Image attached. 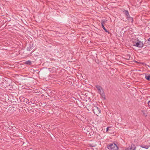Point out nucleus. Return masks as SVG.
<instances>
[{"instance_id":"nucleus-17","label":"nucleus","mask_w":150,"mask_h":150,"mask_svg":"<svg viewBox=\"0 0 150 150\" xmlns=\"http://www.w3.org/2000/svg\"><path fill=\"white\" fill-rule=\"evenodd\" d=\"M142 115L144 116L145 117H146L147 116V113H146V112H145V111H144L143 110H142Z\"/></svg>"},{"instance_id":"nucleus-3","label":"nucleus","mask_w":150,"mask_h":150,"mask_svg":"<svg viewBox=\"0 0 150 150\" xmlns=\"http://www.w3.org/2000/svg\"><path fill=\"white\" fill-rule=\"evenodd\" d=\"M133 46H136L139 48H141L143 47L144 44L142 42L138 40V41L133 45Z\"/></svg>"},{"instance_id":"nucleus-7","label":"nucleus","mask_w":150,"mask_h":150,"mask_svg":"<svg viewBox=\"0 0 150 150\" xmlns=\"http://www.w3.org/2000/svg\"><path fill=\"white\" fill-rule=\"evenodd\" d=\"M122 11L123 12V13L126 16V18H127L128 17L129 18V16H130V15L127 10H126L125 9H123Z\"/></svg>"},{"instance_id":"nucleus-2","label":"nucleus","mask_w":150,"mask_h":150,"mask_svg":"<svg viewBox=\"0 0 150 150\" xmlns=\"http://www.w3.org/2000/svg\"><path fill=\"white\" fill-rule=\"evenodd\" d=\"M92 110L93 112L94 113H96L97 114H99L101 112V110H100V108L94 105L92 107Z\"/></svg>"},{"instance_id":"nucleus-21","label":"nucleus","mask_w":150,"mask_h":150,"mask_svg":"<svg viewBox=\"0 0 150 150\" xmlns=\"http://www.w3.org/2000/svg\"><path fill=\"white\" fill-rule=\"evenodd\" d=\"M147 40L149 42H150V38H149Z\"/></svg>"},{"instance_id":"nucleus-13","label":"nucleus","mask_w":150,"mask_h":150,"mask_svg":"<svg viewBox=\"0 0 150 150\" xmlns=\"http://www.w3.org/2000/svg\"><path fill=\"white\" fill-rule=\"evenodd\" d=\"M126 18L127 19L129 20V22H131L132 23L133 22V18L131 17H130V16H129V18H128V17L127 18Z\"/></svg>"},{"instance_id":"nucleus-1","label":"nucleus","mask_w":150,"mask_h":150,"mask_svg":"<svg viewBox=\"0 0 150 150\" xmlns=\"http://www.w3.org/2000/svg\"><path fill=\"white\" fill-rule=\"evenodd\" d=\"M107 148L108 149L111 150H118L119 148L115 143H111L108 145Z\"/></svg>"},{"instance_id":"nucleus-9","label":"nucleus","mask_w":150,"mask_h":150,"mask_svg":"<svg viewBox=\"0 0 150 150\" xmlns=\"http://www.w3.org/2000/svg\"><path fill=\"white\" fill-rule=\"evenodd\" d=\"M140 146L142 148H145V149H147L149 148V146H148V145H140Z\"/></svg>"},{"instance_id":"nucleus-18","label":"nucleus","mask_w":150,"mask_h":150,"mask_svg":"<svg viewBox=\"0 0 150 150\" xmlns=\"http://www.w3.org/2000/svg\"><path fill=\"white\" fill-rule=\"evenodd\" d=\"M97 88V90L99 89V88L102 89V87L101 86H99L98 85H96L95 86Z\"/></svg>"},{"instance_id":"nucleus-20","label":"nucleus","mask_w":150,"mask_h":150,"mask_svg":"<svg viewBox=\"0 0 150 150\" xmlns=\"http://www.w3.org/2000/svg\"><path fill=\"white\" fill-rule=\"evenodd\" d=\"M109 127H107L106 128V132H108L109 130Z\"/></svg>"},{"instance_id":"nucleus-16","label":"nucleus","mask_w":150,"mask_h":150,"mask_svg":"<svg viewBox=\"0 0 150 150\" xmlns=\"http://www.w3.org/2000/svg\"><path fill=\"white\" fill-rule=\"evenodd\" d=\"M106 21L105 20H102L101 21V25H104L105 24Z\"/></svg>"},{"instance_id":"nucleus-14","label":"nucleus","mask_w":150,"mask_h":150,"mask_svg":"<svg viewBox=\"0 0 150 150\" xmlns=\"http://www.w3.org/2000/svg\"><path fill=\"white\" fill-rule=\"evenodd\" d=\"M33 46H32L31 45H30L27 48V50L28 51H30L33 49Z\"/></svg>"},{"instance_id":"nucleus-11","label":"nucleus","mask_w":150,"mask_h":150,"mask_svg":"<svg viewBox=\"0 0 150 150\" xmlns=\"http://www.w3.org/2000/svg\"><path fill=\"white\" fill-rule=\"evenodd\" d=\"M25 64L30 65L31 64V62L30 60H28L24 63Z\"/></svg>"},{"instance_id":"nucleus-10","label":"nucleus","mask_w":150,"mask_h":150,"mask_svg":"<svg viewBox=\"0 0 150 150\" xmlns=\"http://www.w3.org/2000/svg\"><path fill=\"white\" fill-rule=\"evenodd\" d=\"M125 59L127 60H130V55L129 54H127L125 56Z\"/></svg>"},{"instance_id":"nucleus-12","label":"nucleus","mask_w":150,"mask_h":150,"mask_svg":"<svg viewBox=\"0 0 150 150\" xmlns=\"http://www.w3.org/2000/svg\"><path fill=\"white\" fill-rule=\"evenodd\" d=\"M145 78L148 81H150V75H146L145 76Z\"/></svg>"},{"instance_id":"nucleus-4","label":"nucleus","mask_w":150,"mask_h":150,"mask_svg":"<svg viewBox=\"0 0 150 150\" xmlns=\"http://www.w3.org/2000/svg\"><path fill=\"white\" fill-rule=\"evenodd\" d=\"M98 92L99 94L101 95L102 97L103 98L104 100L106 99L105 96L103 91V89L102 88V89L99 88L98 89Z\"/></svg>"},{"instance_id":"nucleus-6","label":"nucleus","mask_w":150,"mask_h":150,"mask_svg":"<svg viewBox=\"0 0 150 150\" xmlns=\"http://www.w3.org/2000/svg\"><path fill=\"white\" fill-rule=\"evenodd\" d=\"M20 99L21 100V101L22 102H24L25 103H28L29 100L24 97H21L20 98Z\"/></svg>"},{"instance_id":"nucleus-5","label":"nucleus","mask_w":150,"mask_h":150,"mask_svg":"<svg viewBox=\"0 0 150 150\" xmlns=\"http://www.w3.org/2000/svg\"><path fill=\"white\" fill-rule=\"evenodd\" d=\"M136 149V147L134 144H132L130 146L125 149V150H135Z\"/></svg>"},{"instance_id":"nucleus-8","label":"nucleus","mask_w":150,"mask_h":150,"mask_svg":"<svg viewBox=\"0 0 150 150\" xmlns=\"http://www.w3.org/2000/svg\"><path fill=\"white\" fill-rule=\"evenodd\" d=\"M31 59H32V62H34L36 59H37V57L36 56L34 55L33 56H32V57L31 58Z\"/></svg>"},{"instance_id":"nucleus-15","label":"nucleus","mask_w":150,"mask_h":150,"mask_svg":"<svg viewBox=\"0 0 150 150\" xmlns=\"http://www.w3.org/2000/svg\"><path fill=\"white\" fill-rule=\"evenodd\" d=\"M102 27L103 29V30L105 31L106 32L108 33H109V31H108L107 29L105 27L104 25H102Z\"/></svg>"},{"instance_id":"nucleus-19","label":"nucleus","mask_w":150,"mask_h":150,"mask_svg":"<svg viewBox=\"0 0 150 150\" xmlns=\"http://www.w3.org/2000/svg\"><path fill=\"white\" fill-rule=\"evenodd\" d=\"M148 104L149 106H150V100H149L148 101Z\"/></svg>"}]
</instances>
